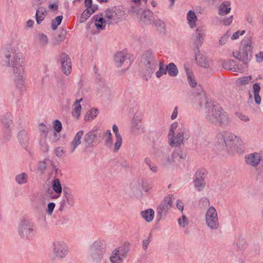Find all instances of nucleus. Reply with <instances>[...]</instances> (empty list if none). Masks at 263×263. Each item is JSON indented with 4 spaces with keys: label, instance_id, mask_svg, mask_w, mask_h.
I'll return each mask as SVG.
<instances>
[{
    "label": "nucleus",
    "instance_id": "obj_1",
    "mask_svg": "<svg viewBox=\"0 0 263 263\" xmlns=\"http://www.w3.org/2000/svg\"><path fill=\"white\" fill-rule=\"evenodd\" d=\"M201 99L205 101L204 114L208 122L220 126H226L229 124L230 120L228 114L218 104L207 100L204 95L201 97Z\"/></svg>",
    "mask_w": 263,
    "mask_h": 263
},
{
    "label": "nucleus",
    "instance_id": "obj_2",
    "mask_svg": "<svg viewBox=\"0 0 263 263\" xmlns=\"http://www.w3.org/2000/svg\"><path fill=\"white\" fill-rule=\"evenodd\" d=\"M239 138L233 133L227 130L218 132L216 136V146L221 150L232 151L235 148Z\"/></svg>",
    "mask_w": 263,
    "mask_h": 263
},
{
    "label": "nucleus",
    "instance_id": "obj_3",
    "mask_svg": "<svg viewBox=\"0 0 263 263\" xmlns=\"http://www.w3.org/2000/svg\"><path fill=\"white\" fill-rule=\"evenodd\" d=\"M1 63L3 66L13 68V70H21L20 55L10 46L3 48L1 52Z\"/></svg>",
    "mask_w": 263,
    "mask_h": 263
},
{
    "label": "nucleus",
    "instance_id": "obj_4",
    "mask_svg": "<svg viewBox=\"0 0 263 263\" xmlns=\"http://www.w3.org/2000/svg\"><path fill=\"white\" fill-rule=\"evenodd\" d=\"M141 63L143 73L145 76H151L158 65L155 53L152 50L144 51L141 57Z\"/></svg>",
    "mask_w": 263,
    "mask_h": 263
},
{
    "label": "nucleus",
    "instance_id": "obj_5",
    "mask_svg": "<svg viewBox=\"0 0 263 263\" xmlns=\"http://www.w3.org/2000/svg\"><path fill=\"white\" fill-rule=\"evenodd\" d=\"M253 46L251 36H246L241 42L239 51L233 52L234 58L247 63L252 54Z\"/></svg>",
    "mask_w": 263,
    "mask_h": 263
},
{
    "label": "nucleus",
    "instance_id": "obj_6",
    "mask_svg": "<svg viewBox=\"0 0 263 263\" xmlns=\"http://www.w3.org/2000/svg\"><path fill=\"white\" fill-rule=\"evenodd\" d=\"M18 231L19 235L22 238L31 239L35 233V225L30 219H22L18 226Z\"/></svg>",
    "mask_w": 263,
    "mask_h": 263
},
{
    "label": "nucleus",
    "instance_id": "obj_7",
    "mask_svg": "<svg viewBox=\"0 0 263 263\" xmlns=\"http://www.w3.org/2000/svg\"><path fill=\"white\" fill-rule=\"evenodd\" d=\"M168 142L172 146H178L183 144L184 142L189 138V132L183 128L179 129L177 133L168 134Z\"/></svg>",
    "mask_w": 263,
    "mask_h": 263
},
{
    "label": "nucleus",
    "instance_id": "obj_8",
    "mask_svg": "<svg viewBox=\"0 0 263 263\" xmlns=\"http://www.w3.org/2000/svg\"><path fill=\"white\" fill-rule=\"evenodd\" d=\"M205 223L212 230H217L219 228L217 212L213 206H210L205 214Z\"/></svg>",
    "mask_w": 263,
    "mask_h": 263
},
{
    "label": "nucleus",
    "instance_id": "obj_9",
    "mask_svg": "<svg viewBox=\"0 0 263 263\" xmlns=\"http://www.w3.org/2000/svg\"><path fill=\"white\" fill-rule=\"evenodd\" d=\"M68 253V247L64 241L58 240L53 243L52 254L54 259H63L67 255Z\"/></svg>",
    "mask_w": 263,
    "mask_h": 263
},
{
    "label": "nucleus",
    "instance_id": "obj_10",
    "mask_svg": "<svg viewBox=\"0 0 263 263\" xmlns=\"http://www.w3.org/2000/svg\"><path fill=\"white\" fill-rule=\"evenodd\" d=\"M1 123L4 129V136L9 140L11 136V131L13 127V116L10 112H7L1 117Z\"/></svg>",
    "mask_w": 263,
    "mask_h": 263
},
{
    "label": "nucleus",
    "instance_id": "obj_11",
    "mask_svg": "<svg viewBox=\"0 0 263 263\" xmlns=\"http://www.w3.org/2000/svg\"><path fill=\"white\" fill-rule=\"evenodd\" d=\"M174 199V198L172 195L166 196L158 206L157 212L158 214L159 219L166 215L168 211L172 206Z\"/></svg>",
    "mask_w": 263,
    "mask_h": 263
},
{
    "label": "nucleus",
    "instance_id": "obj_12",
    "mask_svg": "<svg viewBox=\"0 0 263 263\" xmlns=\"http://www.w3.org/2000/svg\"><path fill=\"white\" fill-rule=\"evenodd\" d=\"M263 160V156L260 152H254L245 156V163L253 167L258 166Z\"/></svg>",
    "mask_w": 263,
    "mask_h": 263
},
{
    "label": "nucleus",
    "instance_id": "obj_13",
    "mask_svg": "<svg viewBox=\"0 0 263 263\" xmlns=\"http://www.w3.org/2000/svg\"><path fill=\"white\" fill-rule=\"evenodd\" d=\"M20 71L19 69L13 70L14 72V81L16 85V87L21 92L25 90V78L23 76V68H21Z\"/></svg>",
    "mask_w": 263,
    "mask_h": 263
},
{
    "label": "nucleus",
    "instance_id": "obj_14",
    "mask_svg": "<svg viewBox=\"0 0 263 263\" xmlns=\"http://www.w3.org/2000/svg\"><path fill=\"white\" fill-rule=\"evenodd\" d=\"M204 170L203 169L198 170L195 174L194 182L195 186L198 191H202L205 186Z\"/></svg>",
    "mask_w": 263,
    "mask_h": 263
},
{
    "label": "nucleus",
    "instance_id": "obj_15",
    "mask_svg": "<svg viewBox=\"0 0 263 263\" xmlns=\"http://www.w3.org/2000/svg\"><path fill=\"white\" fill-rule=\"evenodd\" d=\"M100 134L97 130H92L88 132L84 136V141L87 146L90 147L94 145V144H97V140Z\"/></svg>",
    "mask_w": 263,
    "mask_h": 263
},
{
    "label": "nucleus",
    "instance_id": "obj_16",
    "mask_svg": "<svg viewBox=\"0 0 263 263\" xmlns=\"http://www.w3.org/2000/svg\"><path fill=\"white\" fill-rule=\"evenodd\" d=\"M62 68L63 72L67 76L71 71V63L69 57L65 53H62L60 56Z\"/></svg>",
    "mask_w": 263,
    "mask_h": 263
},
{
    "label": "nucleus",
    "instance_id": "obj_17",
    "mask_svg": "<svg viewBox=\"0 0 263 263\" xmlns=\"http://www.w3.org/2000/svg\"><path fill=\"white\" fill-rule=\"evenodd\" d=\"M39 129L40 132L41 137L44 139L43 141H40V144L43 147L44 152H47L48 151V146L45 142V139L47 137L49 129L44 124L40 123L39 125Z\"/></svg>",
    "mask_w": 263,
    "mask_h": 263
},
{
    "label": "nucleus",
    "instance_id": "obj_18",
    "mask_svg": "<svg viewBox=\"0 0 263 263\" xmlns=\"http://www.w3.org/2000/svg\"><path fill=\"white\" fill-rule=\"evenodd\" d=\"M206 29L204 26H199L196 31V39L195 40V44L198 49L201 46L203 41L205 37Z\"/></svg>",
    "mask_w": 263,
    "mask_h": 263
},
{
    "label": "nucleus",
    "instance_id": "obj_19",
    "mask_svg": "<svg viewBox=\"0 0 263 263\" xmlns=\"http://www.w3.org/2000/svg\"><path fill=\"white\" fill-rule=\"evenodd\" d=\"M133 12L140 14H141L140 20L145 23H149L152 20V12L149 10H142L141 9H138L136 7H133Z\"/></svg>",
    "mask_w": 263,
    "mask_h": 263
},
{
    "label": "nucleus",
    "instance_id": "obj_20",
    "mask_svg": "<svg viewBox=\"0 0 263 263\" xmlns=\"http://www.w3.org/2000/svg\"><path fill=\"white\" fill-rule=\"evenodd\" d=\"M84 135V131L83 130H79L74 137L72 141L69 145V151L71 154L76 150V148L81 144V139Z\"/></svg>",
    "mask_w": 263,
    "mask_h": 263
},
{
    "label": "nucleus",
    "instance_id": "obj_21",
    "mask_svg": "<svg viewBox=\"0 0 263 263\" xmlns=\"http://www.w3.org/2000/svg\"><path fill=\"white\" fill-rule=\"evenodd\" d=\"M114 61L116 65L120 67L124 62H129L127 58V54L124 51H119L117 52L114 56Z\"/></svg>",
    "mask_w": 263,
    "mask_h": 263
},
{
    "label": "nucleus",
    "instance_id": "obj_22",
    "mask_svg": "<svg viewBox=\"0 0 263 263\" xmlns=\"http://www.w3.org/2000/svg\"><path fill=\"white\" fill-rule=\"evenodd\" d=\"M112 130L115 135L116 138V142L114 144V151L115 152H117L120 149L122 143V138L121 135L119 133V129L118 126L116 124H114L112 126Z\"/></svg>",
    "mask_w": 263,
    "mask_h": 263
},
{
    "label": "nucleus",
    "instance_id": "obj_23",
    "mask_svg": "<svg viewBox=\"0 0 263 263\" xmlns=\"http://www.w3.org/2000/svg\"><path fill=\"white\" fill-rule=\"evenodd\" d=\"M103 18L108 25L112 24L117 22V13L110 9H107Z\"/></svg>",
    "mask_w": 263,
    "mask_h": 263
},
{
    "label": "nucleus",
    "instance_id": "obj_24",
    "mask_svg": "<svg viewBox=\"0 0 263 263\" xmlns=\"http://www.w3.org/2000/svg\"><path fill=\"white\" fill-rule=\"evenodd\" d=\"M230 5V3L229 1L222 2L218 7V14L223 16L229 13L231 9Z\"/></svg>",
    "mask_w": 263,
    "mask_h": 263
},
{
    "label": "nucleus",
    "instance_id": "obj_25",
    "mask_svg": "<svg viewBox=\"0 0 263 263\" xmlns=\"http://www.w3.org/2000/svg\"><path fill=\"white\" fill-rule=\"evenodd\" d=\"M95 20V25L99 30H103L105 29V27L107 23L105 22V19H104L102 15L99 17L98 15H95L93 17Z\"/></svg>",
    "mask_w": 263,
    "mask_h": 263
},
{
    "label": "nucleus",
    "instance_id": "obj_26",
    "mask_svg": "<svg viewBox=\"0 0 263 263\" xmlns=\"http://www.w3.org/2000/svg\"><path fill=\"white\" fill-rule=\"evenodd\" d=\"M196 60L201 67L205 68L210 67L209 61L205 55L196 53Z\"/></svg>",
    "mask_w": 263,
    "mask_h": 263
},
{
    "label": "nucleus",
    "instance_id": "obj_27",
    "mask_svg": "<svg viewBox=\"0 0 263 263\" xmlns=\"http://www.w3.org/2000/svg\"><path fill=\"white\" fill-rule=\"evenodd\" d=\"M83 100V99L76 100L73 104L72 105V115L73 117L76 119H78L80 117L81 111V105L80 102Z\"/></svg>",
    "mask_w": 263,
    "mask_h": 263
},
{
    "label": "nucleus",
    "instance_id": "obj_28",
    "mask_svg": "<svg viewBox=\"0 0 263 263\" xmlns=\"http://www.w3.org/2000/svg\"><path fill=\"white\" fill-rule=\"evenodd\" d=\"M18 138L20 144L23 146H26L29 141V134L24 130L20 131L18 133Z\"/></svg>",
    "mask_w": 263,
    "mask_h": 263
},
{
    "label": "nucleus",
    "instance_id": "obj_29",
    "mask_svg": "<svg viewBox=\"0 0 263 263\" xmlns=\"http://www.w3.org/2000/svg\"><path fill=\"white\" fill-rule=\"evenodd\" d=\"M154 24L157 30L162 35L165 34L166 25L165 23L160 19H156L154 21Z\"/></svg>",
    "mask_w": 263,
    "mask_h": 263
},
{
    "label": "nucleus",
    "instance_id": "obj_30",
    "mask_svg": "<svg viewBox=\"0 0 263 263\" xmlns=\"http://www.w3.org/2000/svg\"><path fill=\"white\" fill-rule=\"evenodd\" d=\"M154 211L151 209L143 211L141 212V216L147 222H151L154 219Z\"/></svg>",
    "mask_w": 263,
    "mask_h": 263
},
{
    "label": "nucleus",
    "instance_id": "obj_31",
    "mask_svg": "<svg viewBox=\"0 0 263 263\" xmlns=\"http://www.w3.org/2000/svg\"><path fill=\"white\" fill-rule=\"evenodd\" d=\"M187 20L190 27L192 28L195 27L196 25L197 17L195 12L192 10H190L187 14Z\"/></svg>",
    "mask_w": 263,
    "mask_h": 263
},
{
    "label": "nucleus",
    "instance_id": "obj_32",
    "mask_svg": "<svg viewBox=\"0 0 263 263\" xmlns=\"http://www.w3.org/2000/svg\"><path fill=\"white\" fill-rule=\"evenodd\" d=\"M179 154L177 153V152H174L172 153L170 156H165L163 158L162 162L165 165H170L175 162L176 160L178 158Z\"/></svg>",
    "mask_w": 263,
    "mask_h": 263
},
{
    "label": "nucleus",
    "instance_id": "obj_33",
    "mask_svg": "<svg viewBox=\"0 0 263 263\" xmlns=\"http://www.w3.org/2000/svg\"><path fill=\"white\" fill-rule=\"evenodd\" d=\"M118 250H114L111 252L109 260L111 263H123V258L118 253Z\"/></svg>",
    "mask_w": 263,
    "mask_h": 263
},
{
    "label": "nucleus",
    "instance_id": "obj_34",
    "mask_svg": "<svg viewBox=\"0 0 263 263\" xmlns=\"http://www.w3.org/2000/svg\"><path fill=\"white\" fill-rule=\"evenodd\" d=\"M167 72L170 76L172 77H176L178 73V69L174 63H171L166 65Z\"/></svg>",
    "mask_w": 263,
    "mask_h": 263
},
{
    "label": "nucleus",
    "instance_id": "obj_35",
    "mask_svg": "<svg viewBox=\"0 0 263 263\" xmlns=\"http://www.w3.org/2000/svg\"><path fill=\"white\" fill-rule=\"evenodd\" d=\"M46 15V9L44 7L39 8L36 12V22L40 24L44 20Z\"/></svg>",
    "mask_w": 263,
    "mask_h": 263
},
{
    "label": "nucleus",
    "instance_id": "obj_36",
    "mask_svg": "<svg viewBox=\"0 0 263 263\" xmlns=\"http://www.w3.org/2000/svg\"><path fill=\"white\" fill-rule=\"evenodd\" d=\"M144 162L147 165L150 171L154 173H156L158 171L157 165L152 161L149 157H146L144 159Z\"/></svg>",
    "mask_w": 263,
    "mask_h": 263
},
{
    "label": "nucleus",
    "instance_id": "obj_37",
    "mask_svg": "<svg viewBox=\"0 0 263 263\" xmlns=\"http://www.w3.org/2000/svg\"><path fill=\"white\" fill-rule=\"evenodd\" d=\"M184 68L189 84L192 87H195L197 85V83L194 76L192 75L191 71L187 67H185Z\"/></svg>",
    "mask_w": 263,
    "mask_h": 263
},
{
    "label": "nucleus",
    "instance_id": "obj_38",
    "mask_svg": "<svg viewBox=\"0 0 263 263\" xmlns=\"http://www.w3.org/2000/svg\"><path fill=\"white\" fill-rule=\"evenodd\" d=\"M52 187L53 191L58 195H60L62 192V188L60 183V181L59 179H54L52 183ZM59 195L56 197H58Z\"/></svg>",
    "mask_w": 263,
    "mask_h": 263
},
{
    "label": "nucleus",
    "instance_id": "obj_39",
    "mask_svg": "<svg viewBox=\"0 0 263 263\" xmlns=\"http://www.w3.org/2000/svg\"><path fill=\"white\" fill-rule=\"evenodd\" d=\"M37 39L40 47H44L48 43V39L47 35L43 33H39L37 34Z\"/></svg>",
    "mask_w": 263,
    "mask_h": 263
},
{
    "label": "nucleus",
    "instance_id": "obj_40",
    "mask_svg": "<svg viewBox=\"0 0 263 263\" xmlns=\"http://www.w3.org/2000/svg\"><path fill=\"white\" fill-rule=\"evenodd\" d=\"M90 256L92 260L96 262H99L102 259L103 256V250H99L98 251H90Z\"/></svg>",
    "mask_w": 263,
    "mask_h": 263
},
{
    "label": "nucleus",
    "instance_id": "obj_41",
    "mask_svg": "<svg viewBox=\"0 0 263 263\" xmlns=\"http://www.w3.org/2000/svg\"><path fill=\"white\" fill-rule=\"evenodd\" d=\"M28 179V175L25 173H21L15 177V181L20 185L26 183Z\"/></svg>",
    "mask_w": 263,
    "mask_h": 263
},
{
    "label": "nucleus",
    "instance_id": "obj_42",
    "mask_svg": "<svg viewBox=\"0 0 263 263\" xmlns=\"http://www.w3.org/2000/svg\"><path fill=\"white\" fill-rule=\"evenodd\" d=\"M260 90V87L258 83H255L253 85V90L254 95L255 101L256 104H260L261 103V97L259 95Z\"/></svg>",
    "mask_w": 263,
    "mask_h": 263
},
{
    "label": "nucleus",
    "instance_id": "obj_43",
    "mask_svg": "<svg viewBox=\"0 0 263 263\" xmlns=\"http://www.w3.org/2000/svg\"><path fill=\"white\" fill-rule=\"evenodd\" d=\"M103 138L105 141V144L111 146L112 144V135L109 129L106 130L103 134Z\"/></svg>",
    "mask_w": 263,
    "mask_h": 263
},
{
    "label": "nucleus",
    "instance_id": "obj_44",
    "mask_svg": "<svg viewBox=\"0 0 263 263\" xmlns=\"http://www.w3.org/2000/svg\"><path fill=\"white\" fill-rule=\"evenodd\" d=\"M99 111L97 109L92 108L85 115V121H90L95 119L98 115Z\"/></svg>",
    "mask_w": 263,
    "mask_h": 263
},
{
    "label": "nucleus",
    "instance_id": "obj_45",
    "mask_svg": "<svg viewBox=\"0 0 263 263\" xmlns=\"http://www.w3.org/2000/svg\"><path fill=\"white\" fill-rule=\"evenodd\" d=\"M167 73L166 65H165L163 62L159 63V69L156 72V76L157 78H159L163 75Z\"/></svg>",
    "mask_w": 263,
    "mask_h": 263
},
{
    "label": "nucleus",
    "instance_id": "obj_46",
    "mask_svg": "<svg viewBox=\"0 0 263 263\" xmlns=\"http://www.w3.org/2000/svg\"><path fill=\"white\" fill-rule=\"evenodd\" d=\"M99 250H103V242L101 240H97L95 241L90 246V251H99Z\"/></svg>",
    "mask_w": 263,
    "mask_h": 263
},
{
    "label": "nucleus",
    "instance_id": "obj_47",
    "mask_svg": "<svg viewBox=\"0 0 263 263\" xmlns=\"http://www.w3.org/2000/svg\"><path fill=\"white\" fill-rule=\"evenodd\" d=\"M66 32L64 30H62V32L55 36L52 40V43L53 45H58L60 43L63 41L65 38Z\"/></svg>",
    "mask_w": 263,
    "mask_h": 263
},
{
    "label": "nucleus",
    "instance_id": "obj_48",
    "mask_svg": "<svg viewBox=\"0 0 263 263\" xmlns=\"http://www.w3.org/2000/svg\"><path fill=\"white\" fill-rule=\"evenodd\" d=\"M64 196L68 204L70 206H73L74 204V196L72 194L64 191Z\"/></svg>",
    "mask_w": 263,
    "mask_h": 263
},
{
    "label": "nucleus",
    "instance_id": "obj_49",
    "mask_svg": "<svg viewBox=\"0 0 263 263\" xmlns=\"http://www.w3.org/2000/svg\"><path fill=\"white\" fill-rule=\"evenodd\" d=\"M63 19V16L60 15L55 17L52 21L51 28L53 30H55L58 28V26L60 25Z\"/></svg>",
    "mask_w": 263,
    "mask_h": 263
},
{
    "label": "nucleus",
    "instance_id": "obj_50",
    "mask_svg": "<svg viewBox=\"0 0 263 263\" xmlns=\"http://www.w3.org/2000/svg\"><path fill=\"white\" fill-rule=\"evenodd\" d=\"M115 250H118V253L119 255H120L122 258L124 259L126 255L128 252V247L126 246H121L120 247H118L117 248H116L114 249Z\"/></svg>",
    "mask_w": 263,
    "mask_h": 263
},
{
    "label": "nucleus",
    "instance_id": "obj_51",
    "mask_svg": "<svg viewBox=\"0 0 263 263\" xmlns=\"http://www.w3.org/2000/svg\"><path fill=\"white\" fill-rule=\"evenodd\" d=\"M252 80L251 76L243 77L237 79V83L239 85H243L248 84Z\"/></svg>",
    "mask_w": 263,
    "mask_h": 263
},
{
    "label": "nucleus",
    "instance_id": "obj_52",
    "mask_svg": "<svg viewBox=\"0 0 263 263\" xmlns=\"http://www.w3.org/2000/svg\"><path fill=\"white\" fill-rule=\"evenodd\" d=\"M140 122V119L137 115H135L133 118L132 121V126L134 128L139 129L140 128V125L139 123Z\"/></svg>",
    "mask_w": 263,
    "mask_h": 263
},
{
    "label": "nucleus",
    "instance_id": "obj_53",
    "mask_svg": "<svg viewBox=\"0 0 263 263\" xmlns=\"http://www.w3.org/2000/svg\"><path fill=\"white\" fill-rule=\"evenodd\" d=\"M178 222L180 227L183 228L189 224L187 218L185 215H183L182 216L181 218L178 219Z\"/></svg>",
    "mask_w": 263,
    "mask_h": 263
},
{
    "label": "nucleus",
    "instance_id": "obj_54",
    "mask_svg": "<svg viewBox=\"0 0 263 263\" xmlns=\"http://www.w3.org/2000/svg\"><path fill=\"white\" fill-rule=\"evenodd\" d=\"M231 34L230 31H227L225 34L223 36L221 37L219 41V43L220 45H224L227 42L230 35Z\"/></svg>",
    "mask_w": 263,
    "mask_h": 263
},
{
    "label": "nucleus",
    "instance_id": "obj_55",
    "mask_svg": "<svg viewBox=\"0 0 263 263\" xmlns=\"http://www.w3.org/2000/svg\"><path fill=\"white\" fill-rule=\"evenodd\" d=\"M235 65V61L233 60H230L225 61L222 64V67L225 69L231 70V67Z\"/></svg>",
    "mask_w": 263,
    "mask_h": 263
},
{
    "label": "nucleus",
    "instance_id": "obj_56",
    "mask_svg": "<svg viewBox=\"0 0 263 263\" xmlns=\"http://www.w3.org/2000/svg\"><path fill=\"white\" fill-rule=\"evenodd\" d=\"M47 167V164L45 162V160L41 161L39 162L37 167V170L41 173V174H43Z\"/></svg>",
    "mask_w": 263,
    "mask_h": 263
},
{
    "label": "nucleus",
    "instance_id": "obj_57",
    "mask_svg": "<svg viewBox=\"0 0 263 263\" xmlns=\"http://www.w3.org/2000/svg\"><path fill=\"white\" fill-rule=\"evenodd\" d=\"M53 127L57 133H60L62 128L61 122L58 120H55L53 122Z\"/></svg>",
    "mask_w": 263,
    "mask_h": 263
},
{
    "label": "nucleus",
    "instance_id": "obj_58",
    "mask_svg": "<svg viewBox=\"0 0 263 263\" xmlns=\"http://www.w3.org/2000/svg\"><path fill=\"white\" fill-rule=\"evenodd\" d=\"M55 155L59 158H62L64 156V154L65 153L64 149L62 146L58 147L55 149Z\"/></svg>",
    "mask_w": 263,
    "mask_h": 263
},
{
    "label": "nucleus",
    "instance_id": "obj_59",
    "mask_svg": "<svg viewBox=\"0 0 263 263\" xmlns=\"http://www.w3.org/2000/svg\"><path fill=\"white\" fill-rule=\"evenodd\" d=\"M245 33V30H242V31H240V30H238L237 31L234 32L231 37V39L232 40H237L239 38V36L240 35H243L244 33Z\"/></svg>",
    "mask_w": 263,
    "mask_h": 263
},
{
    "label": "nucleus",
    "instance_id": "obj_60",
    "mask_svg": "<svg viewBox=\"0 0 263 263\" xmlns=\"http://www.w3.org/2000/svg\"><path fill=\"white\" fill-rule=\"evenodd\" d=\"M55 203L53 202L49 203L47 205V212L49 215H51L55 208Z\"/></svg>",
    "mask_w": 263,
    "mask_h": 263
},
{
    "label": "nucleus",
    "instance_id": "obj_61",
    "mask_svg": "<svg viewBox=\"0 0 263 263\" xmlns=\"http://www.w3.org/2000/svg\"><path fill=\"white\" fill-rule=\"evenodd\" d=\"M178 123L177 122L173 123L170 126L168 134H173L175 133V130L176 129Z\"/></svg>",
    "mask_w": 263,
    "mask_h": 263
},
{
    "label": "nucleus",
    "instance_id": "obj_62",
    "mask_svg": "<svg viewBox=\"0 0 263 263\" xmlns=\"http://www.w3.org/2000/svg\"><path fill=\"white\" fill-rule=\"evenodd\" d=\"M233 16H231L229 17L224 18L223 20V23L225 26H229L232 22Z\"/></svg>",
    "mask_w": 263,
    "mask_h": 263
},
{
    "label": "nucleus",
    "instance_id": "obj_63",
    "mask_svg": "<svg viewBox=\"0 0 263 263\" xmlns=\"http://www.w3.org/2000/svg\"><path fill=\"white\" fill-rule=\"evenodd\" d=\"M237 117L240 120L244 122H248L249 120V118L248 116L241 114H237Z\"/></svg>",
    "mask_w": 263,
    "mask_h": 263
},
{
    "label": "nucleus",
    "instance_id": "obj_64",
    "mask_svg": "<svg viewBox=\"0 0 263 263\" xmlns=\"http://www.w3.org/2000/svg\"><path fill=\"white\" fill-rule=\"evenodd\" d=\"M150 241H151V240H150L149 238H147L143 241L142 247L144 250H146L147 249Z\"/></svg>",
    "mask_w": 263,
    "mask_h": 263
}]
</instances>
